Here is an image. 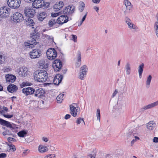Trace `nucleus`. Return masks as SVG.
<instances>
[{
	"label": "nucleus",
	"instance_id": "20e7f679",
	"mask_svg": "<svg viewBox=\"0 0 158 158\" xmlns=\"http://www.w3.org/2000/svg\"><path fill=\"white\" fill-rule=\"evenodd\" d=\"M32 4L33 8H43L44 9L48 8L50 7V3L45 2L44 0H33Z\"/></svg>",
	"mask_w": 158,
	"mask_h": 158
},
{
	"label": "nucleus",
	"instance_id": "6ab92c4d",
	"mask_svg": "<svg viewBox=\"0 0 158 158\" xmlns=\"http://www.w3.org/2000/svg\"><path fill=\"white\" fill-rule=\"evenodd\" d=\"M6 81L9 83H13L16 79V76L11 74H8L5 76Z\"/></svg>",
	"mask_w": 158,
	"mask_h": 158
},
{
	"label": "nucleus",
	"instance_id": "72a5a7b5",
	"mask_svg": "<svg viewBox=\"0 0 158 158\" xmlns=\"http://www.w3.org/2000/svg\"><path fill=\"white\" fill-rule=\"evenodd\" d=\"M64 95V94H59L58 95V96L56 97V99L57 100V102L58 103H60L62 102L63 99L62 98L63 97Z\"/></svg>",
	"mask_w": 158,
	"mask_h": 158
},
{
	"label": "nucleus",
	"instance_id": "f03ea898",
	"mask_svg": "<svg viewBox=\"0 0 158 158\" xmlns=\"http://www.w3.org/2000/svg\"><path fill=\"white\" fill-rule=\"evenodd\" d=\"M0 124L7 127V130L2 132V135H12V131L16 128L15 124L13 123L11 124L10 122L1 118H0Z\"/></svg>",
	"mask_w": 158,
	"mask_h": 158
},
{
	"label": "nucleus",
	"instance_id": "a18cd8bd",
	"mask_svg": "<svg viewBox=\"0 0 158 158\" xmlns=\"http://www.w3.org/2000/svg\"><path fill=\"white\" fill-rule=\"evenodd\" d=\"M134 135L131 132H129L127 134V138L128 139L130 138L133 137Z\"/></svg>",
	"mask_w": 158,
	"mask_h": 158
},
{
	"label": "nucleus",
	"instance_id": "0e129e2a",
	"mask_svg": "<svg viewBox=\"0 0 158 158\" xmlns=\"http://www.w3.org/2000/svg\"><path fill=\"white\" fill-rule=\"evenodd\" d=\"M149 3L148 4V6H149V5H152V0H149Z\"/></svg>",
	"mask_w": 158,
	"mask_h": 158
},
{
	"label": "nucleus",
	"instance_id": "bf43d9fd",
	"mask_svg": "<svg viewBox=\"0 0 158 158\" xmlns=\"http://www.w3.org/2000/svg\"><path fill=\"white\" fill-rule=\"evenodd\" d=\"M87 12H86L85 14L84 15V16H83V17L82 18L81 20H82V21L84 22L85 20V18L86 17L87 15Z\"/></svg>",
	"mask_w": 158,
	"mask_h": 158
},
{
	"label": "nucleus",
	"instance_id": "a19ab883",
	"mask_svg": "<svg viewBox=\"0 0 158 158\" xmlns=\"http://www.w3.org/2000/svg\"><path fill=\"white\" fill-rule=\"evenodd\" d=\"M81 121H83L84 125H85V123L84 120L83 118L80 117H79L77 119L76 122L77 123V124H79L81 123Z\"/></svg>",
	"mask_w": 158,
	"mask_h": 158
},
{
	"label": "nucleus",
	"instance_id": "ddd939ff",
	"mask_svg": "<svg viewBox=\"0 0 158 158\" xmlns=\"http://www.w3.org/2000/svg\"><path fill=\"white\" fill-rule=\"evenodd\" d=\"M13 21L16 23L20 22L23 20V15L19 12L15 13L13 15Z\"/></svg>",
	"mask_w": 158,
	"mask_h": 158
},
{
	"label": "nucleus",
	"instance_id": "c756f323",
	"mask_svg": "<svg viewBox=\"0 0 158 158\" xmlns=\"http://www.w3.org/2000/svg\"><path fill=\"white\" fill-rule=\"evenodd\" d=\"M152 78V77L151 75H149L147 78L146 81V87L147 88H149L150 87Z\"/></svg>",
	"mask_w": 158,
	"mask_h": 158
},
{
	"label": "nucleus",
	"instance_id": "680f3d73",
	"mask_svg": "<svg viewBox=\"0 0 158 158\" xmlns=\"http://www.w3.org/2000/svg\"><path fill=\"white\" fill-rule=\"evenodd\" d=\"M42 139L45 142H47L48 141V138L45 137H43L42 138Z\"/></svg>",
	"mask_w": 158,
	"mask_h": 158
},
{
	"label": "nucleus",
	"instance_id": "2eb2a0df",
	"mask_svg": "<svg viewBox=\"0 0 158 158\" xmlns=\"http://www.w3.org/2000/svg\"><path fill=\"white\" fill-rule=\"evenodd\" d=\"M75 7L74 6H69L66 7L65 9L62 11V13L67 15L71 14L73 13L74 11Z\"/></svg>",
	"mask_w": 158,
	"mask_h": 158
},
{
	"label": "nucleus",
	"instance_id": "393cba45",
	"mask_svg": "<svg viewBox=\"0 0 158 158\" xmlns=\"http://www.w3.org/2000/svg\"><path fill=\"white\" fill-rule=\"evenodd\" d=\"M47 16V13L46 12L44 11L40 13L37 15L38 19L40 21H42Z\"/></svg>",
	"mask_w": 158,
	"mask_h": 158
},
{
	"label": "nucleus",
	"instance_id": "c03bdc74",
	"mask_svg": "<svg viewBox=\"0 0 158 158\" xmlns=\"http://www.w3.org/2000/svg\"><path fill=\"white\" fill-rule=\"evenodd\" d=\"M62 14V11H61L57 13H52L51 16L52 17H55L60 15L61 14Z\"/></svg>",
	"mask_w": 158,
	"mask_h": 158
},
{
	"label": "nucleus",
	"instance_id": "1a4fd4ad",
	"mask_svg": "<svg viewBox=\"0 0 158 158\" xmlns=\"http://www.w3.org/2000/svg\"><path fill=\"white\" fill-rule=\"evenodd\" d=\"M10 10L6 6L2 7L0 8V16L1 18H6L9 15Z\"/></svg>",
	"mask_w": 158,
	"mask_h": 158
},
{
	"label": "nucleus",
	"instance_id": "4468645a",
	"mask_svg": "<svg viewBox=\"0 0 158 158\" xmlns=\"http://www.w3.org/2000/svg\"><path fill=\"white\" fill-rule=\"evenodd\" d=\"M35 91V89L32 87H28L23 88L22 92L26 96L34 94Z\"/></svg>",
	"mask_w": 158,
	"mask_h": 158
},
{
	"label": "nucleus",
	"instance_id": "338daca9",
	"mask_svg": "<svg viewBox=\"0 0 158 158\" xmlns=\"http://www.w3.org/2000/svg\"><path fill=\"white\" fill-rule=\"evenodd\" d=\"M50 148L52 151H53L55 149V148L53 146H51Z\"/></svg>",
	"mask_w": 158,
	"mask_h": 158
},
{
	"label": "nucleus",
	"instance_id": "ea45409f",
	"mask_svg": "<svg viewBox=\"0 0 158 158\" xmlns=\"http://www.w3.org/2000/svg\"><path fill=\"white\" fill-rule=\"evenodd\" d=\"M80 75H79V78L81 80H84V77H85L86 73H84L82 72H80Z\"/></svg>",
	"mask_w": 158,
	"mask_h": 158
},
{
	"label": "nucleus",
	"instance_id": "69168bd1",
	"mask_svg": "<svg viewBox=\"0 0 158 158\" xmlns=\"http://www.w3.org/2000/svg\"><path fill=\"white\" fill-rule=\"evenodd\" d=\"M3 108L4 110L6 111H7L8 110V108L6 107H5L4 106H3Z\"/></svg>",
	"mask_w": 158,
	"mask_h": 158
},
{
	"label": "nucleus",
	"instance_id": "473e14b6",
	"mask_svg": "<svg viewBox=\"0 0 158 158\" xmlns=\"http://www.w3.org/2000/svg\"><path fill=\"white\" fill-rule=\"evenodd\" d=\"M87 70L88 68L87 66L86 65H85L81 67L80 72L84 73H86Z\"/></svg>",
	"mask_w": 158,
	"mask_h": 158
},
{
	"label": "nucleus",
	"instance_id": "e2e57ef3",
	"mask_svg": "<svg viewBox=\"0 0 158 158\" xmlns=\"http://www.w3.org/2000/svg\"><path fill=\"white\" fill-rule=\"evenodd\" d=\"M53 154L48 155L47 156V158H52V157H54Z\"/></svg>",
	"mask_w": 158,
	"mask_h": 158
},
{
	"label": "nucleus",
	"instance_id": "37998d69",
	"mask_svg": "<svg viewBox=\"0 0 158 158\" xmlns=\"http://www.w3.org/2000/svg\"><path fill=\"white\" fill-rule=\"evenodd\" d=\"M5 61V58L2 55H0V64H3Z\"/></svg>",
	"mask_w": 158,
	"mask_h": 158
},
{
	"label": "nucleus",
	"instance_id": "58836bf2",
	"mask_svg": "<svg viewBox=\"0 0 158 158\" xmlns=\"http://www.w3.org/2000/svg\"><path fill=\"white\" fill-rule=\"evenodd\" d=\"M56 23H56V20L52 19L49 21L48 24L49 26L52 27L53 25H55Z\"/></svg>",
	"mask_w": 158,
	"mask_h": 158
},
{
	"label": "nucleus",
	"instance_id": "aec40b11",
	"mask_svg": "<svg viewBox=\"0 0 158 158\" xmlns=\"http://www.w3.org/2000/svg\"><path fill=\"white\" fill-rule=\"evenodd\" d=\"M77 105V104L73 103L69 106L71 111V114L73 117H76L77 114V110L75 106Z\"/></svg>",
	"mask_w": 158,
	"mask_h": 158
},
{
	"label": "nucleus",
	"instance_id": "774afa93",
	"mask_svg": "<svg viewBox=\"0 0 158 158\" xmlns=\"http://www.w3.org/2000/svg\"><path fill=\"white\" fill-rule=\"evenodd\" d=\"M8 145L9 146L10 148L12 147V146L13 145L10 143H9L8 144Z\"/></svg>",
	"mask_w": 158,
	"mask_h": 158
},
{
	"label": "nucleus",
	"instance_id": "b1692460",
	"mask_svg": "<svg viewBox=\"0 0 158 158\" xmlns=\"http://www.w3.org/2000/svg\"><path fill=\"white\" fill-rule=\"evenodd\" d=\"M63 6L64 3L62 1L59 2L58 4H55L53 6V8L55 10V11H58L59 10H60L62 8Z\"/></svg>",
	"mask_w": 158,
	"mask_h": 158
},
{
	"label": "nucleus",
	"instance_id": "052dcab7",
	"mask_svg": "<svg viewBox=\"0 0 158 158\" xmlns=\"http://www.w3.org/2000/svg\"><path fill=\"white\" fill-rule=\"evenodd\" d=\"M93 8L97 12H98L99 10V8L96 6H94L93 7Z\"/></svg>",
	"mask_w": 158,
	"mask_h": 158
},
{
	"label": "nucleus",
	"instance_id": "39448f33",
	"mask_svg": "<svg viewBox=\"0 0 158 158\" xmlns=\"http://www.w3.org/2000/svg\"><path fill=\"white\" fill-rule=\"evenodd\" d=\"M64 60L63 55L61 54L58 59L54 60L53 62L52 67L54 71L59 72L60 71L62 67V61Z\"/></svg>",
	"mask_w": 158,
	"mask_h": 158
},
{
	"label": "nucleus",
	"instance_id": "3c124183",
	"mask_svg": "<svg viewBox=\"0 0 158 158\" xmlns=\"http://www.w3.org/2000/svg\"><path fill=\"white\" fill-rule=\"evenodd\" d=\"M87 158H95V154H89Z\"/></svg>",
	"mask_w": 158,
	"mask_h": 158
},
{
	"label": "nucleus",
	"instance_id": "4d7b16f0",
	"mask_svg": "<svg viewBox=\"0 0 158 158\" xmlns=\"http://www.w3.org/2000/svg\"><path fill=\"white\" fill-rule=\"evenodd\" d=\"M117 93H118V91L117 90L115 89L112 94V97L113 98H114L116 95L117 94Z\"/></svg>",
	"mask_w": 158,
	"mask_h": 158
},
{
	"label": "nucleus",
	"instance_id": "864d4df0",
	"mask_svg": "<svg viewBox=\"0 0 158 158\" xmlns=\"http://www.w3.org/2000/svg\"><path fill=\"white\" fill-rule=\"evenodd\" d=\"M71 115L69 114H66L64 117V118L65 119H68L69 118L71 117Z\"/></svg>",
	"mask_w": 158,
	"mask_h": 158
},
{
	"label": "nucleus",
	"instance_id": "9d476101",
	"mask_svg": "<svg viewBox=\"0 0 158 158\" xmlns=\"http://www.w3.org/2000/svg\"><path fill=\"white\" fill-rule=\"evenodd\" d=\"M31 59L38 58L41 55V52L38 49H35L31 51L29 53Z\"/></svg>",
	"mask_w": 158,
	"mask_h": 158
},
{
	"label": "nucleus",
	"instance_id": "6e6d98bb",
	"mask_svg": "<svg viewBox=\"0 0 158 158\" xmlns=\"http://www.w3.org/2000/svg\"><path fill=\"white\" fill-rule=\"evenodd\" d=\"M153 141L155 143H158V137H155L153 139Z\"/></svg>",
	"mask_w": 158,
	"mask_h": 158
},
{
	"label": "nucleus",
	"instance_id": "a211bd4d",
	"mask_svg": "<svg viewBox=\"0 0 158 158\" xmlns=\"http://www.w3.org/2000/svg\"><path fill=\"white\" fill-rule=\"evenodd\" d=\"M45 92L42 88H40L35 90L34 96L39 98H43L44 96Z\"/></svg>",
	"mask_w": 158,
	"mask_h": 158
},
{
	"label": "nucleus",
	"instance_id": "7ed1b4c3",
	"mask_svg": "<svg viewBox=\"0 0 158 158\" xmlns=\"http://www.w3.org/2000/svg\"><path fill=\"white\" fill-rule=\"evenodd\" d=\"M48 74L46 71L40 70L37 74L34 75V78L36 81L44 82L47 80L48 78Z\"/></svg>",
	"mask_w": 158,
	"mask_h": 158
},
{
	"label": "nucleus",
	"instance_id": "6e6552de",
	"mask_svg": "<svg viewBox=\"0 0 158 158\" xmlns=\"http://www.w3.org/2000/svg\"><path fill=\"white\" fill-rule=\"evenodd\" d=\"M47 58L49 60L54 59L57 56L56 51L54 48H49L46 52Z\"/></svg>",
	"mask_w": 158,
	"mask_h": 158
},
{
	"label": "nucleus",
	"instance_id": "9b49d317",
	"mask_svg": "<svg viewBox=\"0 0 158 158\" xmlns=\"http://www.w3.org/2000/svg\"><path fill=\"white\" fill-rule=\"evenodd\" d=\"M24 11L25 15L29 18L33 17L35 13V10L31 8L26 7Z\"/></svg>",
	"mask_w": 158,
	"mask_h": 158
},
{
	"label": "nucleus",
	"instance_id": "f8f14e48",
	"mask_svg": "<svg viewBox=\"0 0 158 158\" xmlns=\"http://www.w3.org/2000/svg\"><path fill=\"white\" fill-rule=\"evenodd\" d=\"M69 21V17L67 15H61L56 19V23L59 25H62L66 23Z\"/></svg>",
	"mask_w": 158,
	"mask_h": 158
},
{
	"label": "nucleus",
	"instance_id": "f257e3e1",
	"mask_svg": "<svg viewBox=\"0 0 158 158\" xmlns=\"http://www.w3.org/2000/svg\"><path fill=\"white\" fill-rule=\"evenodd\" d=\"M40 28L39 27H36L31 33L30 37L32 38L31 41V43H30L27 42H24V45L25 46L29 47V48L30 47L32 48V46H31L33 45V46L34 45H36L37 43H38L39 42H37L40 37V34L39 33L40 31L39 29Z\"/></svg>",
	"mask_w": 158,
	"mask_h": 158
},
{
	"label": "nucleus",
	"instance_id": "f3484780",
	"mask_svg": "<svg viewBox=\"0 0 158 158\" xmlns=\"http://www.w3.org/2000/svg\"><path fill=\"white\" fill-rule=\"evenodd\" d=\"M158 105V100L153 103H151L146 106H144L140 109V112H144L145 110L152 108Z\"/></svg>",
	"mask_w": 158,
	"mask_h": 158
},
{
	"label": "nucleus",
	"instance_id": "423d86ee",
	"mask_svg": "<svg viewBox=\"0 0 158 158\" xmlns=\"http://www.w3.org/2000/svg\"><path fill=\"white\" fill-rule=\"evenodd\" d=\"M124 6H123L122 10L124 11L125 15H128L131 12L133 6L131 2L128 0H124Z\"/></svg>",
	"mask_w": 158,
	"mask_h": 158
},
{
	"label": "nucleus",
	"instance_id": "de8ad7c7",
	"mask_svg": "<svg viewBox=\"0 0 158 158\" xmlns=\"http://www.w3.org/2000/svg\"><path fill=\"white\" fill-rule=\"evenodd\" d=\"M72 40L74 42H77V37L76 35H72Z\"/></svg>",
	"mask_w": 158,
	"mask_h": 158
},
{
	"label": "nucleus",
	"instance_id": "cd10ccee",
	"mask_svg": "<svg viewBox=\"0 0 158 158\" xmlns=\"http://www.w3.org/2000/svg\"><path fill=\"white\" fill-rule=\"evenodd\" d=\"M144 64L142 63L139 67L138 72H139V77L140 78L142 77V75L143 71V68H144Z\"/></svg>",
	"mask_w": 158,
	"mask_h": 158
},
{
	"label": "nucleus",
	"instance_id": "09e8293b",
	"mask_svg": "<svg viewBox=\"0 0 158 158\" xmlns=\"http://www.w3.org/2000/svg\"><path fill=\"white\" fill-rule=\"evenodd\" d=\"M10 150H11L12 152L15 151L16 150L15 146L14 145H13V146H12V147L9 149V151H10Z\"/></svg>",
	"mask_w": 158,
	"mask_h": 158
},
{
	"label": "nucleus",
	"instance_id": "4c0bfd02",
	"mask_svg": "<svg viewBox=\"0 0 158 158\" xmlns=\"http://www.w3.org/2000/svg\"><path fill=\"white\" fill-rule=\"evenodd\" d=\"M154 29L156 35L158 37V22H156L154 24Z\"/></svg>",
	"mask_w": 158,
	"mask_h": 158
},
{
	"label": "nucleus",
	"instance_id": "5701e85b",
	"mask_svg": "<svg viewBox=\"0 0 158 158\" xmlns=\"http://www.w3.org/2000/svg\"><path fill=\"white\" fill-rule=\"evenodd\" d=\"M156 123L153 121H151L147 124L146 127L148 129L150 130H153L156 127Z\"/></svg>",
	"mask_w": 158,
	"mask_h": 158
},
{
	"label": "nucleus",
	"instance_id": "412c9836",
	"mask_svg": "<svg viewBox=\"0 0 158 158\" xmlns=\"http://www.w3.org/2000/svg\"><path fill=\"white\" fill-rule=\"evenodd\" d=\"M18 89L17 86L14 84L9 85L7 87L8 91L11 93L16 92Z\"/></svg>",
	"mask_w": 158,
	"mask_h": 158
},
{
	"label": "nucleus",
	"instance_id": "5fc2aeb1",
	"mask_svg": "<svg viewBox=\"0 0 158 158\" xmlns=\"http://www.w3.org/2000/svg\"><path fill=\"white\" fill-rule=\"evenodd\" d=\"M29 152V151L28 150H26L24 151L23 152V155H24V156H25L27 154H28Z\"/></svg>",
	"mask_w": 158,
	"mask_h": 158
},
{
	"label": "nucleus",
	"instance_id": "dca6fc26",
	"mask_svg": "<svg viewBox=\"0 0 158 158\" xmlns=\"http://www.w3.org/2000/svg\"><path fill=\"white\" fill-rule=\"evenodd\" d=\"M51 78H53V82L55 85H59L61 82L63 78V76L59 74H57L54 77H50Z\"/></svg>",
	"mask_w": 158,
	"mask_h": 158
},
{
	"label": "nucleus",
	"instance_id": "603ef678",
	"mask_svg": "<svg viewBox=\"0 0 158 158\" xmlns=\"http://www.w3.org/2000/svg\"><path fill=\"white\" fill-rule=\"evenodd\" d=\"M8 141L10 143V141H16V139L13 138H11V137H8L7 139Z\"/></svg>",
	"mask_w": 158,
	"mask_h": 158
},
{
	"label": "nucleus",
	"instance_id": "79ce46f5",
	"mask_svg": "<svg viewBox=\"0 0 158 158\" xmlns=\"http://www.w3.org/2000/svg\"><path fill=\"white\" fill-rule=\"evenodd\" d=\"M97 119L100 121V110L99 109H97Z\"/></svg>",
	"mask_w": 158,
	"mask_h": 158
},
{
	"label": "nucleus",
	"instance_id": "f704fd0d",
	"mask_svg": "<svg viewBox=\"0 0 158 158\" xmlns=\"http://www.w3.org/2000/svg\"><path fill=\"white\" fill-rule=\"evenodd\" d=\"M125 69L126 70L127 74H129L131 72V68L130 64L129 63H127L125 66Z\"/></svg>",
	"mask_w": 158,
	"mask_h": 158
},
{
	"label": "nucleus",
	"instance_id": "bb28decb",
	"mask_svg": "<svg viewBox=\"0 0 158 158\" xmlns=\"http://www.w3.org/2000/svg\"><path fill=\"white\" fill-rule=\"evenodd\" d=\"M39 151L41 153H44L48 150V148L47 146L40 145L38 148Z\"/></svg>",
	"mask_w": 158,
	"mask_h": 158
},
{
	"label": "nucleus",
	"instance_id": "a878e982",
	"mask_svg": "<svg viewBox=\"0 0 158 158\" xmlns=\"http://www.w3.org/2000/svg\"><path fill=\"white\" fill-rule=\"evenodd\" d=\"M126 22L128 24L129 27L131 28H135V25L133 24L131 22L130 19L128 17H126L125 18Z\"/></svg>",
	"mask_w": 158,
	"mask_h": 158
},
{
	"label": "nucleus",
	"instance_id": "e433bc0d",
	"mask_svg": "<svg viewBox=\"0 0 158 158\" xmlns=\"http://www.w3.org/2000/svg\"><path fill=\"white\" fill-rule=\"evenodd\" d=\"M77 62L81 63V52L80 51H77Z\"/></svg>",
	"mask_w": 158,
	"mask_h": 158
},
{
	"label": "nucleus",
	"instance_id": "4be33fe9",
	"mask_svg": "<svg viewBox=\"0 0 158 158\" xmlns=\"http://www.w3.org/2000/svg\"><path fill=\"white\" fill-rule=\"evenodd\" d=\"M19 69V70L18 73L21 77H25L27 75L28 69L27 67L20 68Z\"/></svg>",
	"mask_w": 158,
	"mask_h": 158
},
{
	"label": "nucleus",
	"instance_id": "c85d7f7f",
	"mask_svg": "<svg viewBox=\"0 0 158 158\" xmlns=\"http://www.w3.org/2000/svg\"><path fill=\"white\" fill-rule=\"evenodd\" d=\"M122 108L120 106H118V107L116 108L114 111V113L115 116H119L121 112Z\"/></svg>",
	"mask_w": 158,
	"mask_h": 158
},
{
	"label": "nucleus",
	"instance_id": "49530a36",
	"mask_svg": "<svg viewBox=\"0 0 158 158\" xmlns=\"http://www.w3.org/2000/svg\"><path fill=\"white\" fill-rule=\"evenodd\" d=\"M3 116L5 118H10L12 117L13 116V114H3Z\"/></svg>",
	"mask_w": 158,
	"mask_h": 158
},
{
	"label": "nucleus",
	"instance_id": "2f4dec72",
	"mask_svg": "<svg viewBox=\"0 0 158 158\" xmlns=\"http://www.w3.org/2000/svg\"><path fill=\"white\" fill-rule=\"evenodd\" d=\"M85 4L84 2H80L78 9L81 12H82L83 11L85 7Z\"/></svg>",
	"mask_w": 158,
	"mask_h": 158
},
{
	"label": "nucleus",
	"instance_id": "13d9d810",
	"mask_svg": "<svg viewBox=\"0 0 158 158\" xmlns=\"http://www.w3.org/2000/svg\"><path fill=\"white\" fill-rule=\"evenodd\" d=\"M100 1L101 0H92V1L93 3L96 4L99 3Z\"/></svg>",
	"mask_w": 158,
	"mask_h": 158
},
{
	"label": "nucleus",
	"instance_id": "8fccbe9b",
	"mask_svg": "<svg viewBox=\"0 0 158 158\" xmlns=\"http://www.w3.org/2000/svg\"><path fill=\"white\" fill-rule=\"evenodd\" d=\"M6 154L5 153L0 154V158H5L6 156Z\"/></svg>",
	"mask_w": 158,
	"mask_h": 158
},
{
	"label": "nucleus",
	"instance_id": "7c9ffc66",
	"mask_svg": "<svg viewBox=\"0 0 158 158\" xmlns=\"http://www.w3.org/2000/svg\"><path fill=\"white\" fill-rule=\"evenodd\" d=\"M27 134V132L25 130H22L17 133L18 135L20 137H24Z\"/></svg>",
	"mask_w": 158,
	"mask_h": 158
},
{
	"label": "nucleus",
	"instance_id": "c9c22d12",
	"mask_svg": "<svg viewBox=\"0 0 158 158\" xmlns=\"http://www.w3.org/2000/svg\"><path fill=\"white\" fill-rule=\"evenodd\" d=\"M32 85V83L31 82H23L20 85V86L21 88H23L25 86H30Z\"/></svg>",
	"mask_w": 158,
	"mask_h": 158
},
{
	"label": "nucleus",
	"instance_id": "0eeeda50",
	"mask_svg": "<svg viewBox=\"0 0 158 158\" xmlns=\"http://www.w3.org/2000/svg\"><path fill=\"white\" fill-rule=\"evenodd\" d=\"M7 2L10 7L15 9L20 7L21 1V0H7Z\"/></svg>",
	"mask_w": 158,
	"mask_h": 158
}]
</instances>
